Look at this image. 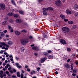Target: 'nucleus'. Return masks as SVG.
I'll use <instances>...</instances> for the list:
<instances>
[{"mask_svg":"<svg viewBox=\"0 0 78 78\" xmlns=\"http://www.w3.org/2000/svg\"><path fill=\"white\" fill-rule=\"evenodd\" d=\"M2 46H3L2 47V49H5L6 50H8V48L9 47V46L6 43L4 42H0V47H2Z\"/></svg>","mask_w":78,"mask_h":78,"instance_id":"f257e3e1","label":"nucleus"},{"mask_svg":"<svg viewBox=\"0 0 78 78\" xmlns=\"http://www.w3.org/2000/svg\"><path fill=\"white\" fill-rule=\"evenodd\" d=\"M62 30L64 33H67V32H69V31H70V29L69 28H68L67 27H62Z\"/></svg>","mask_w":78,"mask_h":78,"instance_id":"f03ea898","label":"nucleus"},{"mask_svg":"<svg viewBox=\"0 0 78 78\" xmlns=\"http://www.w3.org/2000/svg\"><path fill=\"white\" fill-rule=\"evenodd\" d=\"M27 43L28 40H27V39L22 40L21 41V44L22 45H25Z\"/></svg>","mask_w":78,"mask_h":78,"instance_id":"7ed1b4c3","label":"nucleus"},{"mask_svg":"<svg viewBox=\"0 0 78 78\" xmlns=\"http://www.w3.org/2000/svg\"><path fill=\"white\" fill-rule=\"evenodd\" d=\"M5 5L3 3H1L0 4V9L2 10L5 9Z\"/></svg>","mask_w":78,"mask_h":78,"instance_id":"20e7f679","label":"nucleus"},{"mask_svg":"<svg viewBox=\"0 0 78 78\" xmlns=\"http://www.w3.org/2000/svg\"><path fill=\"white\" fill-rule=\"evenodd\" d=\"M61 3V2L60 0H56L55 2V3L57 6H60Z\"/></svg>","mask_w":78,"mask_h":78,"instance_id":"39448f33","label":"nucleus"},{"mask_svg":"<svg viewBox=\"0 0 78 78\" xmlns=\"http://www.w3.org/2000/svg\"><path fill=\"white\" fill-rule=\"evenodd\" d=\"M34 46V44H31V47H32V48L33 50H36L37 51H38L39 50V48L36 46Z\"/></svg>","mask_w":78,"mask_h":78,"instance_id":"423d86ee","label":"nucleus"},{"mask_svg":"<svg viewBox=\"0 0 78 78\" xmlns=\"http://www.w3.org/2000/svg\"><path fill=\"white\" fill-rule=\"evenodd\" d=\"M60 42H61V44H67L66 41L63 39L60 40Z\"/></svg>","mask_w":78,"mask_h":78,"instance_id":"0eeeda50","label":"nucleus"},{"mask_svg":"<svg viewBox=\"0 0 78 78\" xmlns=\"http://www.w3.org/2000/svg\"><path fill=\"white\" fill-rule=\"evenodd\" d=\"M8 28L9 29V30H10V33H12V32L14 31V30H13V29L11 28V26L9 25Z\"/></svg>","mask_w":78,"mask_h":78,"instance_id":"6e6552de","label":"nucleus"},{"mask_svg":"<svg viewBox=\"0 0 78 78\" xmlns=\"http://www.w3.org/2000/svg\"><path fill=\"white\" fill-rule=\"evenodd\" d=\"M15 65L17 67V68H19V69H20L22 67V66L20 65H19V63H15Z\"/></svg>","mask_w":78,"mask_h":78,"instance_id":"1a4fd4ad","label":"nucleus"},{"mask_svg":"<svg viewBox=\"0 0 78 78\" xmlns=\"http://www.w3.org/2000/svg\"><path fill=\"white\" fill-rule=\"evenodd\" d=\"M66 12L68 14H71L72 13V12L71 11H70V10H69V9H66Z\"/></svg>","mask_w":78,"mask_h":78,"instance_id":"9d476101","label":"nucleus"},{"mask_svg":"<svg viewBox=\"0 0 78 78\" xmlns=\"http://www.w3.org/2000/svg\"><path fill=\"white\" fill-rule=\"evenodd\" d=\"M46 59H47V58H42L41 60V63L44 62V61H45Z\"/></svg>","mask_w":78,"mask_h":78,"instance_id":"9b49d317","label":"nucleus"},{"mask_svg":"<svg viewBox=\"0 0 78 78\" xmlns=\"http://www.w3.org/2000/svg\"><path fill=\"white\" fill-rule=\"evenodd\" d=\"M74 9H78V5L77 4H75L74 5Z\"/></svg>","mask_w":78,"mask_h":78,"instance_id":"f8f14e48","label":"nucleus"},{"mask_svg":"<svg viewBox=\"0 0 78 78\" xmlns=\"http://www.w3.org/2000/svg\"><path fill=\"white\" fill-rule=\"evenodd\" d=\"M15 33L16 35H17V36L20 35V34L19 32L17 31H15Z\"/></svg>","mask_w":78,"mask_h":78,"instance_id":"ddd939ff","label":"nucleus"},{"mask_svg":"<svg viewBox=\"0 0 78 78\" xmlns=\"http://www.w3.org/2000/svg\"><path fill=\"white\" fill-rule=\"evenodd\" d=\"M16 22L17 23H20L22 22V20L20 19H16Z\"/></svg>","mask_w":78,"mask_h":78,"instance_id":"4468645a","label":"nucleus"},{"mask_svg":"<svg viewBox=\"0 0 78 78\" xmlns=\"http://www.w3.org/2000/svg\"><path fill=\"white\" fill-rule=\"evenodd\" d=\"M7 44L8 45H11L12 44V42L11 41H9L7 42Z\"/></svg>","mask_w":78,"mask_h":78,"instance_id":"2eb2a0df","label":"nucleus"},{"mask_svg":"<svg viewBox=\"0 0 78 78\" xmlns=\"http://www.w3.org/2000/svg\"><path fill=\"white\" fill-rule=\"evenodd\" d=\"M60 16L61 18H62V19H63L66 18V16H65L63 14L60 15Z\"/></svg>","mask_w":78,"mask_h":78,"instance_id":"dca6fc26","label":"nucleus"},{"mask_svg":"<svg viewBox=\"0 0 78 78\" xmlns=\"http://www.w3.org/2000/svg\"><path fill=\"white\" fill-rule=\"evenodd\" d=\"M43 14L44 16H47L48 14V13L45 11H43Z\"/></svg>","mask_w":78,"mask_h":78,"instance_id":"f3484780","label":"nucleus"},{"mask_svg":"<svg viewBox=\"0 0 78 78\" xmlns=\"http://www.w3.org/2000/svg\"><path fill=\"white\" fill-rule=\"evenodd\" d=\"M43 9L44 11H47L49 9L47 8H44Z\"/></svg>","mask_w":78,"mask_h":78,"instance_id":"a211bd4d","label":"nucleus"},{"mask_svg":"<svg viewBox=\"0 0 78 78\" xmlns=\"http://www.w3.org/2000/svg\"><path fill=\"white\" fill-rule=\"evenodd\" d=\"M20 49L22 52H23L25 50V48L22 46L21 47Z\"/></svg>","mask_w":78,"mask_h":78,"instance_id":"6ab92c4d","label":"nucleus"},{"mask_svg":"<svg viewBox=\"0 0 78 78\" xmlns=\"http://www.w3.org/2000/svg\"><path fill=\"white\" fill-rule=\"evenodd\" d=\"M14 14L12 12H9L8 14V16H12Z\"/></svg>","mask_w":78,"mask_h":78,"instance_id":"aec40b11","label":"nucleus"},{"mask_svg":"<svg viewBox=\"0 0 78 78\" xmlns=\"http://www.w3.org/2000/svg\"><path fill=\"white\" fill-rule=\"evenodd\" d=\"M4 73H6L9 76H11V74L9 73V72L8 71H6V72H4Z\"/></svg>","mask_w":78,"mask_h":78,"instance_id":"412c9836","label":"nucleus"},{"mask_svg":"<svg viewBox=\"0 0 78 78\" xmlns=\"http://www.w3.org/2000/svg\"><path fill=\"white\" fill-rule=\"evenodd\" d=\"M19 12L20 14H24V12L22 10H19Z\"/></svg>","mask_w":78,"mask_h":78,"instance_id":"4be33fe9","label":"nucleus"},{"mask_svg":"<svg viewBox=\"0 0 78 78\" xmlns=\"http://www.w3.org/2000/svg\"><path fill=\"white\" fill-rule=\"evenodd\" d=\"M8 22L7 21H4L2 23V25H7Z\"/></svg>","mask_w":78,"mask_h":78,"instance_id":"5701e85b","label":"nucleus"},{"mask_svg":"<svg viewBox=\"0 0 78 78\" xmlns=\"http://www.w3.org/2000/svg\"><path fill=\"white\" fill-rule=\"evenodd\" d=\"M68 23L69 24H70V25H72V24H73V22L72 21H68Z\"/></svg>","mask_w":78,"mask_h":78,"instance_id":"b1692460","label":"nucleus"},{"mask_svg":"<svg viewBox=\"0 0 78 78\" xmlns=\"http://www.w3.org/2000/svg\"><path fill=\"white\" fill-rule=\"evenodd\" d=\"M43 37L44 38H47L48 36L46 34H43Z\"/></svg>","mask_w":78,"mask_h":78,"instance_id":"393cba45","label":"nucleus"},{"mask_svg":"<svg viewBox=\"0 0 78 78\" xmlns=\"http://www.w3.org/2000/svg\"><path fill=\"white\" fill-rule=\"evenodd\" d=\"M13 16L14 17H19V14H15Z\"/></svg>","mask_w":78,"mask_h":78,"instance_id":"a878e982","label":"nucleus"},{"mask_svg":"<svg viewBox=\"0 0 78 78\" xmlns=\"http://www.w3.org/2000/svg\"><path fill=\"white\" fill-rule=\"evenodd\" d=\"M65 67H66V68H69L70 67V66H69V64H66L65 65Z\"/></svg>","mask_w":78,"mask_h":78,"instance_id":"bb28decb","label":"nucleus"},{"mask_svg":"<svg viewBox=\"0 0 78 78\" xmlns=\"http://www.w3.org/2000/svg\"><path fill=\"white\" fill-rule=\"evenodd\" d=\"M73 63L71 64V70H73Z\"/></svg>","mask_w":78,"mask_h":78,"instance_id":"cd10ccee","label":"nucleus"},{"mask_svg":"<svg viewBox=\"0 0 78 78\" xmlns=\"http://www.w3.org/2000/svg\"><path fill=\"white\" fill-rule=\"evenodd\" d=\"M67 50L69 52L71 51V49L70 48H67Z\"/></svg>","mask_w":78,"mask_h":78,"instance_id":"c85d7f7f","label":"nucleus"},{"mask_svg":"<svg viewBox=\"0 0 78 78\" xmlns=\"http://www.w3.org/2000/svg\"><path fill=\"white\" fill-rule=\"evenodd\" d=\"M5 35V34L3 33L2 32H0V36H3Z\"/></svg>","mask_w":78,"mask_h":78,"instance_id":"c756f323","label":"nucleus"},{"mask_svg":"<svg viewBox=\"0 0 78 78\" xmlns=\"http://www.w3.org/2000/svg\"><path fill=\"white\" fill-rule=\"evenodd\" d=\"M11 2L13 4V5H16V4H15V2H14V1L13 0H11Z\"/></svg>","mask_w":78,"mask_h":78,"instance_id":"7c9ffc66","label":"nucleus"},{"mask_svg":"<svg viewBox=\"0 0 78 78\" xmlns=\"http://www.w3.org/2000/svg\"><path fill=\"white\" fill-rule=\"evenodd\" d=\"M16 73H17V76H18V77H20V73L19 72H17Z\"/></svg>","mask_w":78,"mask_h":78,"instance_id":"2f4dec72","label":"nucleus"},{"mask_svg":"<svg viewBox=\"0 0 78 78\" xmlns=\"http://www.w3.org/2000/svg\"><path fill=\"white\" fill-rule=\"evenodd\" d=\"M6 76L5 74H4L3 75H2V74L0 75V77L1 78H3V76Z\"/></svg>","mask_w":78,"mask_h":78,"instance_id":"473e14b6","label":"nucleus"},{"mask_svg":"<svg viewBox=\"0 0 78 78\" xmlns=\"http://www.w3.org/2000/svg\"><path fill=\"white\" fill-rule=\"evenodd\" d=\"M28 38L29 39H33V37L31 36H29L28 37Z\"/></svg>","mask_w":78,"mask_h":78,"instance_id":"72a5a7b5","label":"nucleus"},{"mask_svg":"<svg viewBox=\"0 0 78 78\" xmlns=\"http://www.w3.org/2000/svg\"><path fill=\"white\" fill-rule=\"evenodd\" d=\"M21 32H23V33H26L27 30H23L21 31Z\"/></svg>","mask_w":78,"mask_h":78,"instance_id":"f704fd0d","label":"nucleus"},{"mask_svg":"<svg viewBox=\"0 0 78 78\" xmlns=\"http://www.w3.org/2000/svg\"><path fill=\"white\" fill-rule=\"evenodd\" d=\"M44 55H45V56H47L48 54V53L47 52H45L44 53Z\"/></svg>","mask_w":78,"mask_h":78,"instance_id":"c9c22d12","label":"nucleus"},{"mask_svg":"<svg viewBox=\"0 0 78 78\" xmlns=\"http://www.w3.org/2000/svg\"><path fill=\"white\" fill-rule=\"evenodd\" d=\"M9 66V64H7V66H5V69H8V68Z\"/></svg>","mask_w":78,"mask_h":78,"instance_id":"e433bc0d","label":"nucleus"},{"mask_svg":"<svg viewBox=\"0 0 78 78\" xmlns=\"http://www.w3.org/2000/svg\"><path fill=\"white\" fill-rule=\"evenodd\" d=\"M49 10H51V11H52V10H53V8H52V7H49Z\"/></svg>","mask_w":78,"mask_h":78,"instance_id":"4c0bfd02","label":"nucleus"},{"mask_svg":"<svg viewBox=\"0 0 78 78\" xmlns=\"http://www.w3.org/2000/svg\"><path fill=\"white\" fill-rule=\"evenodd\" d=\"M53 57L51 55H49V58H51V59H53Z\"/></svg>","mask_w":78,"mask_h":78,"instance_id":"58836bf2","label":"nucleus"},{"mask_svg":"<svg viewBox=\"0 0 78 78\" xmlns=\"http://www.w3.org/2000/svg\"><path fill=\"white\" fill-rule=\"evenodd\" d=\"M15 59L16 60H19V58L17 57H16Z\"/></svg>","mask_w":78,"mask_h":78,"instance_id":"ea45409f","label":"nucleus"},{"mask_svg":"<svg viewBox=\"0 0 78 78\" xmlns=\"http://www.w3.org/2000/svg\"><path fill=\"white\" fill-rule=\"evenodd\" d=\"M3 74V71H0V75Z\"/></svg>","mask_w":78,"mask_h":78,"instance_id":"a19ab883","label":"nucleus"},{"mask_svg":"<svg viewBox=\"0 0 78 78\" xmlns=\"http://www.w3.org/2000/svg\"><path fill=\"white\" fill-rule=\"evenodd\" d=\"M39 70H40V68H39V67H38L37 69V71L39 72Z\"/></svg>","mask_w":78,"mask_h":78,"instance_id":"79ce46f5","label":"nucleus"},{"mask_svg":"<svg viewBox=\"0 0 78 78\" xmlns=\"http://www.w3.org/2000/svg\"><path fill=\"white\" fill-rule=\"evenodd\" d=\"M10 60H11V61H14V60L13 59V57L11 58L10 59Z\"/></svg>","mask_w":78,"mask_h":78,"instance_id":"37998d69","label":"nucleus"},{"mask_svg":"<svg viewBox=\"0 0 78 78\" xmlns=\"http://www.w3.org/2000/svg\"><path fill=\"white\" fill-rule=\"evenodd\" d=\"M75 16H78V12H77L75 13Z\"/></svg>","mask_w":78,"mask_h":78,"instance_id":"c03bdc74","label":"nucleus"},{"mask_svg":"<svg viewBox=\"0 0 78 78\" xmlns=\"http://www.w3.org/2000/svg\"><path fill=\"white\" fill-rule=\"evenodd\" d=\"M68 20H69L67 19H64V21H65V22H67Z\"/></svg>","mask_w":78,"mask_h":78,"instance_id":"a18cd8bd","label":"nucleus"},{"mask_svg":"<svg viewBox=\"0 0 78 78\" xmlns=\"http://www.w3.org/2000/svg\"><path fill=\"white\" fill-rule=\"evenodd\" d=\"M21 78H23V75L22 74H21Z\"/></svg>","mask_w":78,"mask_h":78,"instance_id":"49530a36","label":"nucleus"},{"mask_svg":"<svg viewBox=\"0 0 78 78\" xmlns=\"http://www.w3.org/2000/svg\"><path fill=\"white\" fill-rule=\"evenodd\" d=\"M9 57L10 58H12V55H9Z\"/></svg>","mask_w":78,"mask_h":78,"instance_id":"de8ad7c7","label":"nucleus"},{"mask_svg":"<svg viewBox=\"0 0 78 78\" xmlns=\"http://www.w3.org/2000/svg\"><path fill=\"white\" fill-rule=\"evenodd\" d=\"M73 72H74V73H76V69H74L73 70Z\"/></svg>","mask_w":78,"mask_h":78,"instance_id":"09e8293b","label":"nucleus"},{"mask_svg":"<svg viewBox=\"0 0 78 78\" xmlns=\"http://www.w3.org/2000/svg\"><path fill=\"white\" fill-rule=\"evenodd\" d=\"M27 70L28 72H30V69L29 68H27Z\"/></svg>","mask_w":78,"mask_h":78,"instance_id":"8fccbe9b","label":"nucleus"},{"mask_svg":"<svg viewBox=\"0 0 78 78\" xmlns=\"http://www.w3.org/2000/svg\"><path fill=\"white\" fill-rule=\"evenodd\" d=\"M62 2L63 3H65L66 2V1L65 0H61Z\"/></svg>","mask_w":78,"mask_h":78,"instance_id":"3c124183","label":"nucleus"},{"mask_svg":"<svg viewBox=\"0 0 78 78\" xmlns=\"http://www.w3.org/2000/svg\"><path fill=\"white\" fill-rule=\"evenodd\" d=\"M1 54H2V53H3V51L2 50H1L0 51Z\"/></svg>","mask_w":78,"mask_h":78,"instance_id":"603ef678","label":"nucleus"},{"mask_svg":"<svg viewBox=\"0 0 78 78\" xmlns=\"http://www.w3.org/2000/svg\"><path fill=\"white\" fill-rule=\"evenodd\" d=\"M70 61V59H69L67 60V62H69Z\"/></svg>","mask_w":78,"mask_h":78,"instance_id":"864d4df0","label":"nucleus"},{"mask_svg":"<svg viewBox=\"0 0 78 78\" xmlns=\"http://www.w3.org/2000/svg\"><path fill=\"white\" fill-rule=\"evenodd\" d=\"M72 75L73 76H76V74L74 73H73Z\"/></svg>","mask_w":78,"mask_h":78,"instance_id":"5fc2aeb1","label":"nucleus"},{"mask_svg":"<svg viewBox=\"0 0 78 78\" xmlns=\"http://www.w3.org/2000/svg\"><path fill=\"white\" fill-rule=\"evenodd\" d=\"M75 63L76 65H78V62H76Z\"/></svg>","mask_w":78,"mask_h":78,"instance_id":"6e6d98bb","label":"nucleus"},{"mask_svg":"<svg viewBox=\"0 0 78 78\" xmlns=\"http://www.w3.org/2000/svg\"><path fill=\"white\" fill-rule=\"evenodd\" d=\"M7 32V30H5L3 31L4 33H6Z\"/></svg>","mask_w":78,"mask_h":78,"instance_id":"4d7b16f0","label":"nucleus"},{"mask_svg":"<svg viewBox=\"0 0 78 78\" xmlns=\"http://www.w3.org/2000/svg\"><path fill=\"white\" fill-rule=\"evenodd\" d=\"M34 54L35 56H37V53H34Z\"/></svg>","mask_w":78,"mask_h":78,"instance_id":"13d9d810","label":"nucleus"},{"mask_svg":"<svg viewBox=\"0 0 78 78\" xmlns=\"http://www.w3.org/2000/svg\"><path fill=\"white\" fill-rule=\"evenodd\" d=\"M6 58H8V56H9V54L6 55Z\"/></svg>","mask_w":78,"mask_h":78,"instance_id":"bf43d9fd","label":"nucleus"},{"mask_svg":"<svg viewBox=\"0 0 78 78\" xmlns=\"http://www.w3.org/2000/svg\"><path fill=\"white\" fill-rule=\"evenodd\" d=\"M42 1H43V0H38V2H42Z\"/></svg>","mask_w":78,"mask_h":78,"instance_id":"052dcab7","label":"nucleus"},{"mask_svg":"<svg viewBox=\"0 0 78 78\" xmlns=\"http://www.w3.org/2000/svg\"><path fill=\"white\" fill-rule=\"evenodd\" d=\"M12 22H13L12 20H10V23H12Z\"/></svg>","mask_w":78,"mask_h":78,"instance_id":"680f3d73","label":"nucleus"},{"mask_svg":"<svg viewBox=\"0 0 78 78\" xmlns=\"http://www.w3.org/2000/svg\"><path fill=\"white\" fill-rule=\"evenodd\" d=\"M28 66L27 65H26L25 66V68H28Z\"/></svg>","mask_w":78,"mask_h":78,"instance_id":"e2e57ef3","label":"nucleus"},{"mask_svg":"<svg viewBox=\"0 0 78 78\" xmlns=\"http://www.w3.org/2000/svg\"><path fill=\"white\" fill-rule=\"evenodd\" d=\"M55 74H58V72L57 71H56L55 72Z\"/></svg>","mask_w":78,"mask_h":78,"instance_id":"0e129e2a","label":"nucleus"},{"mask_svg":"<svg viewBox=\"0 0 78 78\" xmlns=\"http://www.w3.org/2000/svg\"><path fill=\"white\" fill-rule=\"evenodd\" d=\"M8 61L7 60H5V63H7V62H8Z\"/></svg>","mask_w":78,"mask_h":78,"instance_id":"69168bd1","label":"nucleus"},{"mask_svg":"<svg viewBox=\"0 0 78 78\" xmlns=\"http://www.w3.org/2000/svg\"><path fill=\"white\" fill-rule=\"evenodd\" d=\"M3 66H5L6 65V63H3Z\"/></svg>","mask_w":78,"mask_h":78,"instance_id":"338daca9","label":"nucleus"},{"mask_svg":"<svg viewBox=\"0 0 78 78\" xmlns=\"http://www.w3.org/2000/svg\"><path fill=\"white\" fill-rule=\"evenodd\" d=\"M31 75H33V73L32 72V71L30 73Z\"/></svg>","mask_w":78,"mask_h":78,"instance_id":"774afa93","label":"nucleus"}]
</instances>
